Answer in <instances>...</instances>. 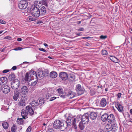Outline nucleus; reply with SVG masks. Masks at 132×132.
<instances>
[{
    "mask_svg": "<svg viewBox=\"0 0 132 132\" xmlns=\"http://www.w3.org/2000/svg\"><path fill=\"white\" fill-rule=\"evenodd\" d=\"M53 127L55 129H59L61 131L67 128L66 127H64L63 122H62L59 120H57L54 121L53 124Z\"/></svg>",
    "mask_w": 132,
    "mask_h": 132,
    "instance_id": "f257e3e1",
    "label": "nucleus"
},
{
    "mask_svg": "<svg viewBox=\"0 0 132 132\" xmlns=\"http://www.w3.org/2000/svg\"><path fill=\"white\" fill-rule=\"evenodd\" d=\"M27 0H21L18 4V7L21 9H24L28 6Z\"/></svg>",
    "mask_w": 132,
    "mask_h": 132,
    "instance_id": "f03ea898",
    "label": "nucleus"
},
{
    "mask_svg": "<svg viewBox=\"0 0 132 132\" xmlns=\"http://www.w3.org/2000/svg\"><path fill=\"white\" fill-rule=\"evenodd\" d=\"M66 122L67 125L71 126L72 124L75 123V118L72 116H68L66 119Z\"/></svg>",
    "mask_w": 132,
    "mask_h": 132,
    "instance_id": "7ed1b4c3",
    "label": "nucleus"
},
{
    "mask_svg": "<svg viewBox=\"0 0 132 132\" xmlns=\"http://www.w3.org/2000/svg\"><path fill=\"white\" fill-rule=\"evenodd\" d=\"M31 12L32 16L35 18L38 17L40 15V11L38 8L34 7Z\"/></svg>",
    "mask_w": 132,
    "mask_h": 132,
    "instance_id": "20e7f679",
    "label": "nucleus"
},
{
    "mask_svg": "<svg viewBox=\"0 0 132 132\" xmlns=\"http://www.w3.org/2000/svg\"><path fill=\"white\" fill-rule=\"evenodd\" d=\"M1 91L4 93L7 94L10 91V88L7 85H3L2 86H0V92Z\"/></svg>",
    "mask_w": 132,
    "mask_h": 132,
    "instance_id": "39448f33",
    "label": "nucleus"
},
{
    "mask_svg": "<svg viewBox=\"0 0 132 132\" xmlns=\"http://www.w3.org/2000/svg\"><path fill=\"white\" fill-rule=\"evenodd\" d=\"M75 90L77 92L79 95H81L84 93V88H82L81 85L79 84H78L76 85Z\"/></svg>",
    "mask_w": 132,
    "mask_h": 132,
    "instance_id": "423d86ee",
    "label": "nucleus"
},
{
    "mask_svg": "<svg viewBox=\"0 0 132 132\" xmlns=\"http://www.w3.org/2000/svg\"><path fill=\"white\" fill-rule=\"evenodd\" d=\"M20 82L19 80H15L12 82L11 85V87L13 89H17L20 85Z\"/></svg>",
    "mask_w": 132,
    "mask_h": 132,
    "instance_id": "0eeeda50",
    "label": "nucleus"
},
{
    "mask_svg": "<svg viewBox=\"0 0 132 132\" xmlns=\"http://www.w3.org/2000/svg\"><path fill=\"white\" fill-rule=\"evenodd\" d=\"M26 111L30 116H32L34 114V111L30 105H27L26 107Z\"/></svg>",
    "mask_w": 132,
    "mask_h": 132,
    "instance_id": "6e6552de",
    "label": "nucleus"
},
{
    "mask_svg": "<svg viewBox=\"0 0 132 132\" xmlns=\"http://www.w3.org/2000/svg\"><path fill=\"white\" fill-rule=\"evenodd\" d=\"M89 116L88 114H85L82 116L81 122H84V124H87L89 121Z\"/></svg>",
    "mask_w": 132,
    "mask_h": 132,
    "instance_id": "1a4fd4ad",
    "label": "nucleus"
},
{
    "mask_svg": "<svg viewBox=\"0 0 132 132\" xmlns=\"http://www.w3.org/2000/svg\"><path fill=\"white\" fill-rule=\"evenodd\" d=\"M115 119V117L113 114H111L108 115V121L110 123L116 122Z\"/></svg>",
    "mask_w": 132,
    "mask_h": 132,
    "instance_id": "9d476101",
    "label": "nucleus"
},
{
    "mask_svg": "<svg viewBox=\"0 0 132 132\" xmlns=\"http://www.w3.org/2000/svg\"><path fill=\"white\" fill-rule=\"evenodd\" d=\"M60 77L62 80H65L68 78V75L66 72H61L59 74Z\"/></svg>",
    "mask_w": 132,
    "mask_h": 132,
    "instance_id": "9b49d317",
    "label": "nucleus"
},
{
    "mask_svg": "<svg viewBox=\"0 0 132 132\" xmlns=\"http://www.w3.org/2000/svg\"><path fill=\"white\" fill-rule=\"evenodd\" d=\"M29 73L31 78L32 80H33L35 78L36 79H37V76L36 72L34 70H31L30 71Z\"/></svg>",
    "mask_w": 132,
    "mask_h": 132,
    "instance_id": "f8f14e48",
    "label": "nucleus"
},
{
    "mask_svg": "<svg viewBox=\"0 0 132 132\" xmlns=\"http://www.w3.org/2000/svg\"><path fill=\"white\" fill-rule=\"evenodd\" d=\"M28 89L27 87L25 86H23L21 89V93L23 95H26L27 93Z\"/></svg>",
    "mask_w": 132,
    "mask_h": 132,
    "instance_id": "ddd939ff",
    "label": "nucleus"
},
{
    "mask_svg": "<svg viewBox=\"0 0 132 132\" xmlns=\"http://www.w3.org/2000/svg\"><path fill=\"white\" fill-rule=\"evenodd\" d=\"M7 82V78L5 77H2L0 78V86H3V84H6Z\"/></svg>",
    "mask_w": 132,
    "mask_h": 132,
    "instance_id": "4468645a",
    "label": "nucleus"
},
{
    "mask_svg": "<svg viewBox=\"0 0 132 132\" xmlns=\"http://www.w3.org/2000/svg\"><path fill=\"white\" fill-rule=\"evenodd\" d=\"M40 15H45L46 13V11L45 7L44 6L42 7L39 9Z\"/></svg>",
    "mask_w": 132,
    "mask_h": 132,
    "instance_id": "2eb2a0df",
    "label": "nucleus"
},
{
    "mask_svg": "<svg viewBox=\"0 0 132 132\" xmlns=\"http://www.w3.org/2000/svg\"><path fill=\"white\" fill-rule=\"evenodd\" d=\"M107 102L106 99L103 98H102L100 101V105L102 107H105L107 104Z\"/></svg>",
    "mask_w": 132,
    "mask_h": 132,
    "instance_id": "dca6fc26",
    "label": "nucleus"
},
{
    "mask_svg": "<svg viewBox=\"0 0 132 132\" xmlns=\"http://www.w3.org/2000/svg\"><path fill=\"white\" fill-rule=\"evenodd\" d=\"M108 115L107 113H105L101 117V120L103 122H105L108 120Z\"/></svg>",
    "mask_w": 132,
    "mask_h": 132,
    "instance_id": "f3484780",
    "label": "nucleus"
},
{
    "mask_svg": "<svg viewBox=\"0 0 132 132\" xmlns=\"http://www.w3.org/2000/svg\"><path fill=\"white\" fill-rule=\"evenodd\" d=\"M24 79L26 81H30L31 80H32V79L30 76L29 73V72H27L25 75Z\"/></svg>",
    "mask_w": 132,
    "mask_h": 132,
    "instance_id": "a211bd4d",
    "label": "nucleus"
},
{
    "mask_svg": "<svg viewBox=\"0 0 132 132\" xmlns=\"http://www.w3.org/2000/svg\"><path fill=\"white\" fill-rule=\"evenodd\" d=\"M110 59L113 62L116 63H119L120 62L119 60L116 57L110 55Z\"/></svg>",
    "mask_w": 132,
    "mask_h": 132,
    "instance_id": "6ab92c4d",
    "label": "nucleus"
},
{
    "mask_svg": "<svg viewBox=\"0 0 132 132\" xmlns=\"http://www.w3.org/2000/svg\"><path fill=\"white\" fill-rule=\"evenodd\" d=\"M19 93L18 91L14 92L13 96V99L15 101L17 100L19 98Z\"/></svg>",
    "mask_w": 132,
    "mask_h": 132,
    "instance_id": "aec40b11",
    "label": "nucleus"
},
{
    "mask_svg": "<svg viewBox=\"0 0 132 132\" xmlns=\"http://www.w3.org/2000/svg\"><path fill=\"white\" fill-rule=\"evenodd\" d=\"M75 94L71 91H69L67 94V96L69 97L70 98H72L75 97Z\"/></svg>",
    "mask_w": 132,
    "mask_h": 132,
    "instance_id": "412c9836",
    "label": "nucleus"
},
{
    "mask_svg": "<svg viewBox=\"0 0 132 132\" xmlns=\"http://www.w3.org/2000/svg\"><path fill=\"white\" fill-rule=\"evenodd\" d=\"M21 114L23 118L24 119H26V117L28 114L27 112L26 111V109L25 110H24L23 109L22 110Z\"/></svg>",
    "mask_w": 132,
    "mask_h": 132,
    "instance_id": "4be33fe9",
    "label": "nucleus"
},
{
    "mask_svg": "<svg viewBox=\"0 0 132 132\" xmlns=\"http://www.w3.org/2000/svg\"><path fill=\"white\" fill-rule=\"evenodd\" d=\"M25 102L24 99H23L22 98H21L19 102L18 103V105L20 106H24L25 105Z\"/></svg>",
    "mask_w": 132,
    "mask_h": 132,
    "instance_id": "5701e85b",
    "label": "nucleus"
},
{
    "mask_svg": "<svg viewBox=\"0 0 132 132\" xmlns=\"http://www.w3.org/2000/svg\"><path fill=\"white\" fill-rule=\"evenodd\" d=\"M97 116V112H91V120L92 121L96 120V119Z\"/></svg>",
    "mask_w": 132,
    "mask_h": 132,
    "instance_id": "b1692460",
    "label": "nucleus"
},
{
    "mask_svg": "<svg viewBox=\"0 0 132 132\" xmlns=\"http://www.w3.org/2000/svg\"><path fill=\"white\" fill-rule=\"evenodd\" d=\"M112 128L111 125L108 124L105 127V129L106 131L109 132L112 130Z\"/></svg>",
    "mask_w": 132,
    "mask_h": 132,
    "instance_id": "393cba45",
    "label": "nucleus"
},
{
    "mask_svg": "<svg viewBox=\"0 0 132 132\" xmlns=\"http://www.w3.org/2000/svg\"><path fill=\"white\" fill-rule=\"evenodd\" d=\"M57 91L60 94V96L61 97L63 98L65 97V95H64V94L63 92V90L59 88L57 89Z\"/></svg>",
    "mask_w": 132,
    "mask_h": 132,
    "instance_id": "a878e982",
    "label": "nucleus"
},
{
    "mask_svg": "<svg viewBox=\"0 0 132 132\" xmlns=\"http://www.w3.org/2000/svg\"><path fill=\"white\" fill-rule=\"evenodd\" d=\"M116 107L119 112H121L123 111V107L120 104H117Z\"/></svg>",
    "mask_w": 132,
    "mask_h": 132,
    "instance_id": "bb28decb",
    "label": "nucleus"
},
{
    "mask_svg": "<svg viewBox=\"0 0 132 132\" xmlns=\"http://www.w3.org/2000/svg\"><path fill=\"white\" fill-rule=\"evenodd\" d=\"M48 2L47 0H43L39 2V4L42 5H44L47 7L48 6Z\"/></svg>",
    "mask_w": 132,
    "mask_h": 132,
    "instance_id": "cd10ccee",
    "label": "nucleus"
},
{
    "mask_svg": "<svg viewBox=\"0 0 132 132\" xmlns=\"http://www.w3.org/2000/svg\"><path fill=\"white\" fill-rule=\"evenodd\" d=\"M31 104V107H34L37 106L39 105L38 102L36 101H33L30 103Z\"/></svg>",
    "mask_w": 132,
    "mask_h": 132,
    "instance_id": "c85d7f7f",
    "label": "nucleus"
},
{
    "mask_svg": "<svg viewBox=\"0 0 132 132\" xmlns=\"http://www.w3.org/2000/svg\"><path fill=\"white\" fill-rule=\"evenodd\" d=\"M111 126H112V130L113 131H115L118 129V127L117 126V125L116 122L115 123H113Z\"/></svg>",
    "mask_w": 132,
    "mask_h": 132,
    "instance_id": "c756f323",
    "label": "nucleus"
},
{
    "mask_svg": "<svg viewBox=\"0 0 132 132\" xmlns=\"http://www.w3.org/2000/svg\"><path fill=\"white\" fill-rule=\"evenodd\" d=\"M57 76V73L55 72H51L50 73V77L52 78H55Z\"/></svg>",
    "mask_w": 132,
    "mask_h": 132,
    "instance_id": "7c9ffc66",
    "label": "nucleus"
},
{
    "mask_svg": "<svg viewBox=\"0 0 132 132\" xmlns=\"http://www.w3.org/2000/svg\"><path fill=\"white\" fill-rule=\"evenodd\" d=\"M3 128L5 129H7L9 127L8 123L6 122H4L2 123Z\"/></svg>",
    "mask_w": 132,
    "mask_h": 132,
    "instance_id": "2f4dec72",
    "label": "nucleus"
},
{
    "mask_svg": "<svg viewBox=\"0 0 132 132\" xmlns=\"http://www.w3.org/2000/svg\"><path fill=\"white\" fill-rule=\"evenodd\" d=\"M85 124H84V122H80L79 124V128L81 130H82L84 129L85 128V126L84 125Z\"/></svg>",
    "mask_w": 132,
    "mask_h": 132,
    "instance_id": "473e14b6",
    "label": "nucleus"
},
{
    "mask_svg": "<svg viewBox=\"0 0 132 132\" xmlns=\"http://www.w3.org/2000/svg\"><path fill=\"white\" fill-rule=\"evenodd\" d=\"M38 77H37V78L38 79L40 78V79H42L43 78V77L44 76V75L43 73V72H38Z\"/></svg>",
    "mask_w": 132,
    "mask_h": 132,
    "instance_id": "72a5a7b5",
    "label": "nucleus"
},
{
    "mask_svg": "<svg viewBox=\"0 0 132 132\" xmlns=\"http://www.w3.org/2000/svg\"><path fill=\"white\" fill-rule=\"evenodd\" d=\"M37 82V79H36L35 81H32L30 82V81L28 82V84L29 85L31 86H34L36 84Z\"/></svg>",
    "mask_w": 132,
    "mask_h": 132,
    "instance_id": "f704fd0d",
    "label": "nucleus"
},
{
    "mask_svg": "<svg viewBox=\"0 0 132 132\" xmlns=\"http://www.w3.org/2000/svg\"><path fill=\"white\" fill-rule=\"evenodd\" d=\"M23 122L24 121L22 118H18L17 120V123L19 125L22 124L23 123Z\"/></svg>",
    "mask_w": 132,
    "mask_h": 132,
    "instance_id": "c9c22d12",
    "label": "nucleus"
},
{
    "mask_svg": "<svg viewBox=\"0 0 132 132\" xmlns=\"http://www.w3.org/2000/svg\"><path fill=\"white\" fill-rule=\"evenodd\" d=\"M9 79L10 80H14L15 78V76L14 75V74L13 73L11 74L9 76Z\"/></svg>",
    "mask_w": 132,
    "mask_h": 132,
    "instance_id": "e433bc0d",
    "label": "nucleus"
},
{
    "mask_svg": "<svg viewBox=\"0 0 132 132\" xmlns=\"http://www.w3.org/2000/svg\"><path fill=\"white\" fill-rule=\"evenodd\" d=\"M81 117L82 116L81 115H78L76 118H75V123H76V121H79L80 120L81 121Z\"/></svg>",
    "mask_w": 132,
    "mask_h": 132,
    "instance_id": "4c0bfd02",
    "label": "nucleus"
},
{
    "mask_svg": "<svg viewBox=\"0 0 132 132\" xmlns=\"http://www.w3.org/2000/svg\"><path fill=\"white\" fill-rule=\"evenodd\" d=\"M16 126L15 125H13L11 128V131L12 132H15L16 131Z\"/></svg>",
    "mask_w": 132,
    "mask_h": 132,
    "instance_id": "58836bf2",
    "label": "nucleus"
},
{
    "mask_svg": "<svg viewBox=\"0 0 132 132\" xmlns=\"http://www.w3.org/2000/svg\"><path fill=\"white\" fill-rule=\"evenodd\" d=\"M69 78L72 81L74 80L75 77V75H70Z\"/></svg>",
    "mask_w": 132,
    "mask_h": 132,
    "instance_id": "ea45409f",
    "label": "nucleus"
},
{
    "mask_svg": "<svg viewBox=\"0 0 132 132\" xmlns=\"http://www.w3.org/2000/svg\"><path fill=\"white\" fill-rule=\"evenodd\" d=\"M92 122H91V124L93 126L95 127L97 125V121H96V120H94Z\"/></svg>",
    "mask_w": 132,
    "mask_h": 132,
    "instance_id": "a19ab883",
    "label": "nucleus"
},
{
    "mask_svg": "<svg viewBox=\"0 0 132 132\" xmlns=\"http://www.w3.org/2000/svg\"><path fill=\"white\" fill-rule=\"evenodd\" d=\"M39 4V2H38L37 1H35L34 4V7H37V8H38L39 6L38 5V4Z\"/></svg>",
    "mask_w": 132,
    "mask_h": 132,
    "instance_id": "79ce46f5",
    "label": "nucleus"
},
{
    "mask_svg": "<svg viewBox=\"0 0 132 132\" xmlns=\"http://www.w3.org/2000/svg\"><path fill=\"white\" fill-rule=\"evenodd\" d=\"M102 54L103 55H106L108 54V52L106 50H102Z\"/></svg>",
    "mask_w": 132,
    "mask_h": 132,
    "instance_id": "37998d69",
    "label": "nucleus"
},
{
    "mask_svg": "<svg viewBox=\"0 0 132 132\" xmlns=\"http://www.w3.org/2000/svg\"><path fill=\"white\" fill-rule=\"evenodd\" d=\"M28 21H31L35 20V19L33 18L31 16H29L28 17Z\"/></svg>",
    "mask_w": 132,
    "mask_h": 132,
    "instance_id": "c03bdc74",
    "label": "nucleus"
},
{
    "mask_svg": "<svg viewBox=\"0 0 132 132\" xmlns=\"http://www.w3.org/2000/svg\"><path fill=\"white\" fill-rule=\"evenodd\" d=\"M39 105L40 104L41 105L43 104L44 103V101L43 100L40 99L39 100Z\"/></svg>",
    "mask_w": 132,
    "mask_h": 132,
    "instance_id": "a18cd8bd",
    "label": "nucleus"
},
{
    "mask_svg": "<svg viewBox=\"0 0 132 132\" xmlns=\"http://www.w3.org/2000/svg\"><path fill=\"white\" fill-rule=\"evenodd\" d=\"M31 126H29L28 127V128L27 129L26 131L27 132H30L31 131Z\"/></svg>",
    "mask_w": 132,
    "mask_h": 132,
    "instance_id": "49530a36",
    "label": "nucleus"
},
{
    "mask_svg": "<svg viewBox=\"0 0 132 132\" xmlns=\"http://www.w3.org/2000/svg\"><path fill=\"white\" fill-rule=\"evenodd\" d=\"M72 127L73 128H74L75 129H76L77 128V127L75 124V123H72Z\"/></svg>",
    "mask_w": 132,
    "mask_h": 132,
    "instance_id": "de8ad7c7",
    "label": "nucleus"
},
{
    "mask_svg": "<svg viewBox=\"0 0 132 132\" xmlns=\"http://www.w3.org/2000/svg\"><path fill=\"white\" fill-rule=\"evenodd\" d=\"M38 50L40 51H43V52H47V51L45 50L43 48H38Z\"/></svg>",
    "mask_w": 132,
    "mask_h": 132,
    "instance_id": "09e8293b",
    "label": "nucleus"
},
{
    "mask_svg": "<svg viewBox=\"0 0 132 132\" xmlns=\"http://www.w3.org/2000/svg\"><path fill=\"white\" fill-rule=\"evenodd\" d=\"M47 132H54L53 129L52 128H50Z\"/></svg>",
    "mask_w": 132,
    "mask_h": 132,
    "instance_id": "8fccbe9b",
    "label": "nucleus"
},
{
    "mask_svg": "<svg viewBox=\"0 0 132 132\" xmlns=\"http://www.w3.org/2000/svg\"><path fill=\"white\" fill-rule=\"evenodd\" d=\"M22 48L20 47H19L18 48H16L14 49V50L15 51H18L19 50H21L22 49Z\"/></svg>",
    "mask_w": 132,
    "mask_h": 132,
    "instance_id": "3c124183",
    "label": "nucleus"
},
{
    "mask_svg": "<svg viewBox=\"0 0 132 132\" xmlns=\"http://www.w3.org/2000/svg\"><path fill=\"white\" fill-rule=\"evenodd\" d=\"M10 71V70L8 69L4 70L2 71V72L3 73H6Z\"/></svg>",
    "mask_w": 132,
    "mask_h": 132,
    "instance_id": "603ef678",
    "label": "nucleus"
},
{
    "mask_svg": "<svg viewBox=\"0 0 132 132\" xmlns=\"http://www.w3.org/2000/svg\"><path fill=\"white\" fill-rule=\"evenodd\" d=\"M121 95H122V94L121 93H118V94L117 95V96H118L117 98H120L121 96Z\"/></svg>",
    "mask_w": 132,
    "mask_h": 132,
    "instance_id": "864d4df0",
    "label": "nucleus"
},
{
    "mask_svg": "<svg viewBox=\"0 0 132 132\" xmlns=\"http://www.w3.org/2000/svg\"><path fill=\"white\" fill-rule=\"evenodd\" d=\"M56 97H55L53 96L51 97L50 100V101H52L55 99Z\"/></svg>",
    "mask_w": 132,
    "mask_h": 132,
    "instance_id": "5fc2aeb1",
    "label": "nucleus"
},
{
    "mask_svg": "<svg viewBox=\"0 0 132 132\" xmlns=\"http://www.w3.org/2000/svg\"><path fill=\"white\" fill-rule=\"evenodd\" d=\"M0 23L3 24H5L6 23V22L4 20L0 19Z\"/></svg>",
    "mask_w": 132,
    "mask_h": 132,
    "instance_id": "6e6d98bb",
    "label": "nucleus"
},
{
    "mask_svg": "<svg viewBox=\"0 0 132 132\" xmlns=\"http://www.w3.org/2000/svg\"><path fill=\"white\" fill-rule=\"evenodd\" d=\"M107 38V36H103V35H101L100 36V38L101 39H105Z\"/></svg>",
    "mask_w": 132,
    "mask_h": 132,
    "instance_id": "4d7b16f0",
    "label": "nucleus"
},
{
    "mask_svg": "<svg viewBox=\"0 0 132 132\" xmlns=\"http://www.w3.org/2000/svg\"><path fill=\"white\" fill-rule=\"evenodd\" d=\"M11 38L9 36H7L6 37H5L4 39H11Z\"/></svg>",
    "mask_w": 132,
    "mask_h": 132,
    "instance_id": "13d9d810",
    "label": "nucleus"
},
{
    "mask_svg": "<svg viewBox=\"0 0 132 132\" xmlns=\"http://www.w3.org/2000/svg\"><path fill=\"white\" fill-rule=\"evenodd\" d=\"M84 30V29L83 28H80L78 29V31H83Z\"/></svg>",
    "mask_w": 132,
    "mask_h": 132,
    "instance_id": "bf43d9fd",
    "label": "nucleus"
},
{
    "mask_svg": "<svg viewBox=\"0 0 132 132\" xmlns=\"http://www.w3.org/2000/svg\"><path fill=\"white\" fill-rule=\"evenodd\" d=\"M16 68H17L16 66H14L12 68V69L13 70H15L16 69Z\"/></svg>",
    "mask_w": 132,
    "mask_h": 132,
    "instance_id": "052dcab7",
    "label": "nucleus"
},
{
    "mask_svg": "<svg viewBox=\"0 0 132 132\" xmlns=\"http://www.w3.org/2000/svg\"><path fill=\"white\" fill-rule=\"evenodd\" d=\"M17 40L18 41L20 42L22 40V39L21 38H17Z\"/></svg>",
    "mask_w": 132,
    "mask_h": 132,
    "instance_id": "680f3d73",
    "label": "nucleus"
},
{
    "mask_svg": "<svg viewBox=\"0 0 132 132\" xmlns=\"http://www.w3.org/2000/svg\"><path fill=\"white\" fill-rule=\"evenodd\" d=\"M76 35L78 36H80L82 35L80 33H76Z\"/></svg>",
    "mask_w": 132,
    "mask_h": 132,
    "instance_id": "e2e57ef3",
    "label": "nucleus"
},
{
    "mask_svg": "<svg viewBox=\"0 0 132 132\" xmlns=\"http://www.w3.org/2000/svg\"><path fill=\"white\" fill-rule=\"evenodd\" d=\"M46 95V97L47 98H49V97H50V96H51V95L50 94H48V95Z\"/></svg>",
    "mask_w": 132,
    "mask_h": 132,
    "instance_id": "0e129e2a",
    "label": "nucleus"
},
{
    "mask_svg": "<svg viewBox=\"0 0 132 132\" xmlns=\"http://www.w3.org/2000/svg\"><path fill=\"white\" fill-rule=\"evenodd\" d=\"M44 45L45 47H47V46H48V45L47 44L45 43H44Z\"/></svg>",
    "mask_w": 132,
    "mask_h": 132,
    "instance_id": "69168bd1",
    "label": "nucleus"
},
{
    "mask_svg": "<svg viewBox=\"0 0 132 132\" xmlns=\"http://www.w3.org/2000/svg\"><path fill=\"white\" fill-rule=\"evenodd\" d=\"M82 20L81 21H78V23H77L78 24H80L81 23V22H82Z\"/></svg>",
    "mask_w": 132,
    "mask_h": 132,
    "instance_id": "338daca9",
    "label": "nucleus"
},
{
    "mask_svg": "<svg viewBox=\"0 0 132 132\" xmlns=\"http://www.w3.org/2000/svg\"><path fill=\"white\" fill-rule=\"evenodd\" d=\"M130 114L132 115V109L130 110Z\"/></svg>",
    "mask_w": 132,
    "mask_h": 132,
    "instance_id": "774afa93",
    "label": "nucleus"
}]
</instances>
